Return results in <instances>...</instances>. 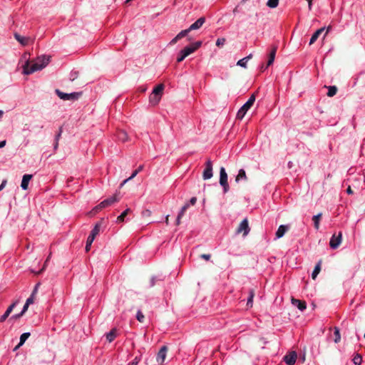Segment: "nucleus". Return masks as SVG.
<instances>
[{"label":"nucleus","mask_w":365,"mask_h":365,"mask_svg":"<svg viewBox=\"0 0 365 365\" xmlns=\"http://www.w3.org/2000/svg\"><path fill=\"white\" fill-rule=\"evenodd\" d=\"M297 354L296 353V351H290L287 354H286L283 359H284V361L288 364V365H294L296 362V360H297Z\"/></svg>","instance_id":"obj_10"},{"label":"nucleus","mask_w":365,"mask_h":365,"mask_svg":"<svg viewBox=\"0 0 365 365\" xmlns=\"http://www.w3.org/2000/svg\"><path fill=\"white\" fill-rule=\"evenodd\" d=\"M279 0H268L267 6L271 9L276 8L279 4Z\"/></svg>","instance_id":"obj_33"},{"label":"nucleus","mask_w":365,"mask_h":365,"mask_svg":"<svg viewBox=\"0 0 365 365\" xmlns=\"http://www.w3.org/2000/svg\"><path fill=\"white\" fill-rule=\"evenodd\" d=\"M353 362L355 365H361L362 362V356L357 354L353 359Z\"/></svg>","instance_id":"obj_35"},{"label":"nucleus","mask_w":365,"mask_h":365,"mask_svg":"<svg viewBox=\"0 0 365 365\" xmlns=\"http://www.w3.org/2000/svg\"><path fill=\"white\" fill-rule=\"evenodd\" d=\"M200 257L205 260H209L211 257V255L210 254H202L201 255Z\"/></svg>","instance_id":"obj_49"},{"label":"nucleus","mask_w":365,"mask_h":365,"mask_svg":"<svg viewBox=\"0 0 365 365\" xmlns=\"http://www.w3.org/2000/svg\"><path fill=\"white\" fill-rule=\"evenodd\" d=\"M6 182H7L6 180H4L2 181V182H1V184L0 185V191L5 187L6 185Z\"/></svg>","instance_id":"obj_52"},{"label":"nucleus","mask_w":365,"mask_h":365,"mask_svg":"<svg viewBox=\"0 0 365 365\" xmlns=\"http://www.w3.org/2000/svg\"><path fill=\"white\" fill-rule=\"evenodd\" d=\"M151 211L150 210H145L142 212V216L145 218L150 217L151 216Z\"/></svg>","instance_id":"obj_43"},{"label":"nucleus","mask_w":365,"mask_h":365,"mask_svg":"<svg viewBox=\"0 0 365 365\" xmlns=\"http://www.w3.org/2000/svg\"><path fill=\"white\" fill-rule=\"evenodd\" d=\"M165 223H166L167 225H168V224H169V215H167V217H165Z\"/></svg>","instance_id":"obj_63"},{"label":"nucleus","mask_w":365,"mask_h":365,"mask_svg":"<svg viewBox=\"0 0 365 365\" xmlns=\"http://www.w3.org/2000/svg\"><path fill=\"white\" fill-rule=\"evenodd\" d=\"M130 212V209L128 208L124 212H123L118 217L117 222L120 223L123 222L125 220V217L128 215V214Z\"/></svg>","instance_id":"obj_29"},{"label":"nucleus","mask_w":365,"mask_h":365,"mask_svg":"<svg viewBox=\"0 0 365 365\" xmlns=\"http://www.w3.org/2000/svg\"><path fill=\"white\" fill-rule=\"evenodd\" d=\"M201 45H202V41H196V42L193 43L192 44H191V46L195 51L201 46Z\"/></svg>","instance_id":"obj_42"},{"label":"nucleus","mask_w":365,"mask_h":365,"mask_svg":"<svg viewBox=\"0 0 365 365\" xmlns=\"http://www.w3.org/2000/svg\"><path fill=\"white\" fill-rule=\"evenodd\" d=\"M34 299H35V297H34V296L31 295V296H30V297L26 299V302L28 304H29V305H30V304H33V303H34Z\"/></svg>","instance_id":"obj_46"},{"label":"nucleus","mask_w":365,"mask_h":365,"mask_svg":"<svg viewBox=\"0 0 365 365\" xmlns=\"http://www.w3.org/2000/svg\"><path fill=\"white\" fill-rule=\"evenodd\" d=\"M205 22V18L200 17L195 23L191 24L188 29H189L190 31L199 29L203 25V24Z\"/></svg>","instance_id":"obj_12"},{"label":"nucleus","mask_w":365,"mask_h":365,"mask_svg":"<svg viewBox=\"0 0 365 365\" xmlns=\"http://www.w3.org/2000/svg\"><path fill=\"white\" fill-rule=\"evenodd\" d=\"M182 51L184 53L185 55H186L187 56H188L189 55H190L191 53H192L193 52H195L194 49L192 48V47L191 46V45L190 46H187L186 47H185Z\"/></svg>","instance_id":"obj_34"},{"label":"nucleus","mask_w":365,"mask_h":365,"mask_svg":"<svg viewBox=\"0 0 365 365\" xmlns=\"http://www.w3.org/2000/svg\"><path fill=\"white\" fill-rule=\"evenodd\" d=\"M291 301H292V304H294V306L297 307V308L299 310L304 311V310L306 309L307 304H306L305 301H302V300H299V299H294L293 297L292 298Z\"/></svg>","instance_id":"obj_13"},{"label":"nucleus","mask_w":365,"mask_h":365,"mask_svg":"<svg viewBox=\"0 0 365 365\" xmlns=\"http://www.w3.org/2000/svg\"><path fill=\"white\" fill-rule=\"evenodd\" d=\"M187 57L186 55L184 54V53L182 51V50L180 51V53H178V56L177 58V61L179 63V62H181L185 58Z\"/></svg>","instance_id":"obj_40"},{"label":"nucleus","mask_w":365,"mask_h":365,"mask_svg":"<svg viewBox=\"0 0 365 365\" xmlns=\"http://www.w3.org/2000/svg\"><path fill=\"white\" fill-rule=\"evenodd\" d=\"M267 68H268V67H267V66H264V65H262V66H261V68H260V71H261V72H263V71H265Z\"/></svg>","instance_id":"obj_60"},{"label":"nucleus","mask_w":365,"mask_h":365,"mask_svg":"<svg viewBox=\"0 0 365 365\" xmlns=\"http://www.w3.org/2000/svg\"><path fill=\"white\" fill-rule=\"evenodd\" d=\"M255 297V290L250 289L249 292V297L247 299V307L250 308L253 305V298Z\"/></svg>","instance_id":"obj_26"},{"label":"nucleus","mask_w":365,"mask_h":365,"mask_svg":"<svg viewBox=\"0 0 365 365\" xmlns=\"http://www.w3.org/2000/svg\"><path fill=\"white\" fill-rule=\"evenodd\" d=\"M178 41H179V39H178V38H177V37L175 36V38H173L171 40V41L170 42V44H171V45H174V44H175V43L178 42Z\"/></svg>","instance_id":"obj_55"},{"label":"nucleus","mask_w":365,"mask_h":365,"mask_svg":"<svg viewBox=\"0 0 365 365\" xmlns=\"http://www.w3.org/2000/svg\"><path fill=\"white\" fill-rule=\"evenodd\" d=\"M226 41V39L225 38H219L216 41V46H222Z\"/></svg>","instance_id":"obj_41"},{"label":"nucleus","mask_w":365,"mask_h":365,"mask_svg":"<svg viewBox=\"0 0 365 365\" xmlns=\"http://www.w3.org/2000/svg\"><path fill=\"white\" fill-rule=\"evenodd\" d=\"M51 257V252H50V254L48 255V257L46 258L42 269L36 273L37 274H41L46 269V267L47 266V264H48Z\"/></svg>","instance_id":"obj_37"},{"label":"nucleus","mask_w":365,"mask_h":365,"mask_svg":"<svg viewBox=\"0 0 365 365\" xmlns=\"http://www.w3.org/2000/svg\"><path fill=\"white\" fill-rule=\"evenodd\" d=\"M322 214L319 213L317 215H314L312 218V220L314 221V227L318 230L319 227V220L322 217Z\"/></svg>","instance_id":"obj_30"},{"label":"nucleus","mask_w":365,"mask_h":365,"mask_svg":"<svg viewBox=\"0 0 365 365\" xmlns=\"http://www.w3.org/2000/svg\"><path fill=\"white\" fill-rule=\"evenodd\" d=\"M342 240V233L341 232L336 235L334 234L330 240L329 245L332 249H336L339 247L340 244L341 243Z\"/></svg>","instance_id":"obj_9"},{"label":"nucleus","mask_w":365,"mask_h":365,"mask_svg":"<svg viewBox=\"0 0 365 365\" xmlns=\"http://www.w3.org/2000/svg\"><path fill=\"white\" fill-rule=\"evenodd\" d=\"M196 201H197V198L195 197H192L190 200V203L192 205H194L195 203H196Z\"/></svg>","instance_id":"obj_54"},{"label":"nucleus","mask_w":365,"mask_h":365,"mask_svg":"<svg viewBox=\"0 0 365 365\" xmlns=\"http://www.w3.org/2000/svg\"><path fill=\"white\" fill-rule=\"evenodd\" d=\"M288 230V227L286 225H280L278 227V230L276 232V237L277 238H281L284 236L285 232Z\"/></svg>","instance_id":"obj_21"},{"label":"nucleus","mask_w":365,"mask_h":365,"mask_svg":"<svg viewBox=\"0 0 365 365\" xmlns=\"http://www.w3.org/2000/svg\"><path fill=\"white\" fill-rule=\"evenodd\" d=\"M189 204L188 203H186L182 208H181V210L180 212H179L178 215V217H177V220H176V225H179L180 224V219L182 218V217L183 216V215L185 214V211L187 210V208L189 207Z\"/></svg>","instance_id":"obj_23"},{"label":"nucleus","mask_w":365,"mask_h":365,"mask_svg":"<svg viewBox=\"0 0 365 365\" xmlns=\"http://www.w3.org/2000/svg\"><path fill=\"white\" fill-rule=\"evenodd\" d=\"M277 46H273L272 48V50L269 54V59H268V61L267 63V67H269V66H271L273 63V62L274 61L275 55L277 53Z\"/></svg>","instance_id":"obj_15"},{"label":"nucleus","mask_w":365,"mask_h":365,"mask_svg":"<svg viewBox=\"0 0 365 365\" xmlns=\"http://www.w3.org/2000/svg\"><path fill=\"white\" fill-rule=\"evenodd\" d=\"M334 329V336H335L334 342L335 343H338L341 340V335H340L339 329L338 327H335Z\"/></svg>","instance_id":"obj_32"},{"label":"nucleus","mask_w":365,"mask_h":365,"mask_svg":"<svg viewBox=\"0 0 365 365\" xmlns=\"http://www.w3.org/2000/svg\"><path fill=\"white\" fill-rule=\"evenodd\" d=\"M136 319H138V322H140L141 323L143 322L145 317L140 311H138L137 312Z\"/></svg>","instance_id":"obj_38"},{"label":"nucleus","mask_w":365,"mask_h":365,"mask_svg":"<svg viewBox=\"0 0 365 365\" xmlns=\"http://www.w3.org/2000/svg\"><path fill=\"white\" fill-rule=\"evenodd\" d=\"M189 32H190L189 29H187L181 31L179 33V34H180V36H181L183 38V37L186 36Z\"/></svg>","instance_id":"obj_44"},{"label":"nucleus","mask_w":365,"mask_h":365,"mask_svg":"<svg viewBox=\"0 0 365 365\" xmlns=\"http://www.w3.org/2000/svg\"><path fill=\"white\" fill-rule=\"evenodd\" d=\"M220 184L223 187L225 192L229 190V185L227 182V175L225 168L222 167L220 170Z\"/></svg>","instance_id":"obj_6"},{"label":"nucleus","mask_w":365,"mask_h":365,"mask_svg":"<svg viewBox=\"0 0 365 365\" xmlns=\"http://www.w3.org/2000/svg\"><path fill=\"white\" fill-rule=\"evenodd\" d=\"M140 358H138V356L135 357V359L131 361L130 362L128 365H137L139 361H140Z\"/></svg>","instance_id":"obj_45"},{"label":"nucleus","mask_w":365,"mask_h":365,"mask_svg":"<svg viewBox=\"0 0 365 365\" xmlns=\"http://www.w3.org/2000/svg\"><path fill=\"white\" fill-rule=\"evenodd\" d=\"M255 95L252 94L248 101L240 108L237 113V118L242 119L247 110L253 106L255 101Z\"/></svg>","instance_id":"obj_3"},{"label":"nucleus","mask_w":365,"mask_h":365,"mask_svg":"<svg viewBox=\"0 0 365 365\" xmlns=\"http://www.w3.org/2000/svg\"><path fill=\"white\" fill-rule=\"evenodd\" d=\"M308 2L309 10H312V0H306Z\"/></svg>","instance_id":"obj_57"},{"label":"nucleus","mask_w":365,"mask_h":365,"mask_svg":"<svg viewBox=\"0 0 365 365\" xmlns=\"http://www.w3.org/2000/svg\"><path fill=\"white\" fill-rule=\"evenodd\" d=\"M101 222H98L96 224V225L94 226L93 229L91 230V234L89 235V237L95 239V237L99 234L100 232V229H101Z\"/></svg>","instance_id":"obj_22"},{"label":"nucleus","mask_w":365,"mask_h":365,"mask_svg":"<svg viewBox=\"0 0 365 365\" xmlns=\"http://www.w3.org/2000/svg\"><path fill=\"white\" fill-rule=\"evenodd\" d=\"M213 175L212 173V163L210 160H207L205 163V169L202 173V178L203 180H209Z\"/></svg>","instance_id":"obj_8"},{"label":"nucleus","mask_w":365,"mask_h":365,"mask_svg":"<svg viewBox=\"0 0 365 365\" xmlns=\"http://www.w3.org/2000/svg\"><path fill=\"white\" fill-rule=\"evenodd\" d=\"M30 336V333L26 332L21 335L20 336V341L19 343V346H21L26 340Z\"/></svg>","instance_id":"obj_31"},{"label":"nucleus","mask_w":365,"mask_h":365,"mask_svg":"<svg viewBox=\"0 0 365 365\" xmlns=\"http://www.w3.org/2000/svg\"><path fill=\"white\" fill-rule=\"evenodd\" d=\"M49 56H42L36 58L34 62L30 63L27 61L24 66V73L29 75L35 71H40L45 68L50 61Z\"/></svg>","instance_id":"obj_1"},{"label":"nucleus","mask_w":365,"mask_h":365,"mask_svg":"<svg viewBox=\"0 0 365 365\" xmlns=\"http://www.w3.org/2000/svg\"><path fill=\"white\" fill-rule=\"evenodd\" d=\"M252 58V54H250L249 56H247V57H245V60H247V62L248 61L249 59H251Z\"/></svg>","instance_id":"obj_62"},{"label":"nucleus","mask_w":365,"mask_h":365,"mask_svg":"<svg viewBox=\"0 0 365 365\" xmlns=\"http://www.w3.org/2000/svg\"><path fill=\"white\" fill-rule=\"evenodd\" d=\"M6 145V140L0 142V148H4Z\"/></svg>","instance_id":"obj_59"},{"label":"nucleus","mask_w":365,"mask_h":365,"mask_svg":"<svg viewBox=\"0 0 365 365\" xmlns=\"http://www.w3.org/2000/svg\"><path fill=\"white\" fill-rule=\"evenodd\" d=\"M325 28L322 27L318 30H317L314 34L312 36L310 41H309V45L313 44L319 38V36L322 34V33L324 31Z\"/></svg>","instance_id":"obj_18"},{"label":"nucleus","mask_w":365,"mask_h":365,"mask_svg":"<svg viewBox=\"0 0 365 365\" xmlns=\"http://www.w3.org/2000/svg\"><path fill=\"white\" fill-rule=\"evenodd\" d=\"M58 147V141H55V143L53 145L54 150H57Z\"/></svg>","instance_id":"obj_61"},{"label":"nucleus","mask_w":365,"mask_h":365,"mask_svg":"<svg viewBox=\"0 0 365 365\" xmlns=\"http://www.w3.org/2000/svg\"><path fill=\"white\" fill-rule=\"evenodd\" d=\"M250 231V228L249 227L248 220L247 218H245L239 225V226L236 230V233L237 234L242 233V235L244 237H245L248 235Z\"/></svg>","instance_id":"obj_7"},{"label":"nucleus","mask_w":365,"mask_h":365,"mask_svg":"<svg viewBox=\"0 0 365 365\" xmlns=\"http://www.w3.org/2000/svg\"><path fill=\"white\" fill-rule=\"evenodd\" d=\"M346 192H347V194H349V195H351V194H353V190H352V189H351V186H350V185H349V186H348V187H347V189H346Z\"/></svg>","instance_id":"obj_56"},{"label":"nucleus","mask_w":365,"mask_h":365,"mask_svg":"<svg viewBox=\"0 0 365 365\" xmlns=\"http://www.w3.org/2000/svg\"><path fill=\"white\" fill-rule=\"evenodd\" d=\"M247 60H245V58L239 60L237 63V66H240L241 67H243V68H246L247 67Z\"/></svg>","instance_id":"obj_39"},{"label":"nucleus","mask_w":365,"mask_h":365,"mask_svg":"<svg viewBox=\"0 0 365 365\" xmlns=\"http://www.w3.org/2000/svg\"><path fill=\"white\" fill-rule=\"evenodd\" d=\"M120 200V197L116 193L113 196L108 197L103 201H102L99 205H98L94 209L93 211L97 212L98 210L105 208L106 207L112 205L113 203L118 202Z\"/></svg>","instance_id":"obj_4"},{"label":"nucleus","mask_w":365,"mask_h":365,"mask_svg":"<svg viewBox=\"0 0 365 365\" xmlns=\"http://www.w3.org/2000/svg\"><path fill=\"white\" fill-rule=\"evenodd\" d=\"M95 239L91 237L88 236V239H87V241H86V252H88L91 249V246L93 242Z\"/></svg>","instance_id":"obj_36"},{"label":"nucleus","mask_w":365,"mask_h":365,"mask_svg":"<svg viewBox=\"0 0 365 365\" xmlns=\"http://www.w3.org/2000/svg\"><path fill=\"white\" fill-rule=\"evenodd\" d=\"M321 264H322V259H320L318 262V263L316 264V266L314 267V269L312 272V278L313 279H315L317 278V275L319 274V273L320 272V271H321Z\"/></svg>","instance_id":"obj_24"},{"label":"nucleus","mask_w":365,"mask_h":365,"mask_svg":"<svg viewBox=\"0 0 365 365\" xmlns=\"http://www.w3.org/2000/svg\"><path fill=\"white\" fill-rule=\"evenodd\" d=\"M14 38L22 46L28 45L29 41H30V38L29 37L22 36H21L20 34H19L17 33L14 34Z\"/></svg>","instance_id":"obj_14"},{"label":"nucleus","mask_w":365,"mask_h":365,"mask_svg":"<svg viewBox=\"0 0 365 365\" xmlns=\"http://www.w3.org/2000/svg\"><path fill=\"white\" fill-rule=\"evenodd\" d=\"M118 138L119 140L122 141V142H125L128 140V134L124 130H119L118 132Z\"/></svg>","instance_id":"obj_28"},{"label":"nucleus","mask_w":365,"mask_h":365,"mask_svg":"<svg viewBox=\"0 0 365 365\" xmlns=\"http://www.w3.org/2000/svg\"><path fill=\"white\" fill-rule=\"evenodd\" d=\"M325 88H328L327 96L333 97L336 94L338 88L336 86H325Z\"/></svg>","instance_id":"obj_25"},{"label":"nucleus","mask_w":365,"mask_h":365,"mask_svg":"<svg viewBox=\"0 0 365 365\" xmlns=\"http://www.w3.org/2000/svg\"><path fill=\"white\" fill-rule=\"evenodd\" d=\"M39 286H40V283H37V284L35 285L34 289V290H33V292H32V293H31V295H32V296H34V297H35V295L36 294V293H37V292H38V287H39Z\"/></svg>","instance_id":"obj_47"},{"label":"nucleus","mask_w":365,"mask_h":365,"mask_svg":"<svg viewBox=\"0 0 365 365\" xmlns=\"http://www.w3.org/2000/svg\"><path fill=\"white\" fill-rule=\"evenodd\" d=\"M24 315V313L23 312H20L19 314H14L13 315L10 319H19L20 317H21L22 316Z\"/></svg>","instance_id":"obj_48"},{"label":"nucleus","mask_w":365,"mask_h":365,"mask_svg":"<svg viewBox=\"0 0 365 365\" xmlns=\"http://www.w3.org/2000/svg\"><path fill=\"white\" fill-rule=\"evenodd\" d=\"M29 307V304H28L26 302L25 303L24 307H23V309L21 311V312H23L24 314L27 311L28 308Z\"/></svg>","instance_id":"obj_53"},{"label":"nucleus","mask_w":365,"mask_h":365,"mask_svg":"<svg viewBox=\"0 0 365 365\" xmlns=\"http://www.w3.org/2000/svg\"><path fill=\"white\" fill-rule=\"evenodd\" d=\"M164 88L165 86L163 83H160L154 88L153 92L149 96V102L153 106H156L158 104L163 94Z\"/></svg>","instance_id":"obj_2"},{"label":"nucleus","mask_w":365,"mask_h":365,"mask_svg":"<svg viewBox=\"0 0 365 365\" xmlns=\"http://www.w3.org/2000/svg\"><path fill=\"white\" fill-rule=\"evenodd\" d=\"M143 169V165H140L138 167V168L137 170H135L131 175L130 177H129L128 178L125 179V180L123 181V182L121 183L120 185V187H122L123 185H124L128 181L132 180L133 178H134L138 174V173H140V171H142Z\"/></svg>","instance_id":"obj_20"},{"label":"nucleus","mask_w":365,"mask_h":365,"mask_svg":"<svg viewBox=\"0 0 365 365\" xmlns=\"http://www.w3.org/2000/svg\"><path fill=\"white\" fill-rule=\"evenodd\" d=\"M31 178H32V175H28V174H26L23 176L21 184V187H22V189H24V190L28 189L29 182L30 180L31 179Z\"/></svg>","instance_id":"obj_16"},{"label":"nucleus","mask_w":365,"mask_h":365,"mask_svg":"<svg viewBox=\"0 0 365 365\" xmlns=\"http://www.w3.org/2000/svg\"><path fill=\"white\" fill-rule=\"evenodd\" d=\"M6 182H7L6 180H4L2 181V182H1V184L0 185V191L5 187L6 185Z\"/></svg>","instance_id":"obj_51"},{"label":"nucleus","mask_w":365,"mask_h":365,"mask_svg":"<svg viewBox=\"0 0 365 365\" xmlns=\"http://www.w3.org/2000/svg\"><path fill=\"white\" fill-rule=\"evenodd\" d=\"M116 332H117L116 329H111V331L110 332L106 334V339L109 342H112L116 337Z\"/></svg>","instance_id":"obj_27"},{"label":"nucleus","mask_w":365,"mask_h":365,"mask_svg":"<svg viewBox=\"0 0 365 365\" xmlns=\"http://www.w3.org/2000/svg\"><path fill=\"white\" fill-rule=\"evenodd\" d=\"M177 38H178L179 40L182 38V37L181 36H180V34H178L177 36H176Z\"/></svg>","instance_id":"obj_64"},{"label":"nucleus","mask_w":365,"mask_h":365,"mask_svg":"<svg viewBox=\"0 0 365 365\" xmlns=\"http://www.w3.org/2000/svg\"><path fill=\"white\" fill-rule=\"evenodd\" d=\"M55 93L56 95L63 101H75L79 98L81 96V92H74L71 93H66L61 91L59 89H56Z\"/></svg>","instance_id":"obj_5"},{"label":"nucleus","mask_w":365,"mask_h":365,"mask_svg":"<svg viewBox=\"0 0 365 365\" xmlns=\"http://www.w3.org/2000/svg\"><path fill=\"white\" fill-rule=\"evenodd\" d=\"M61 133H62V128H60L58 133L55 137V141H58L59 140V139L61 138Z\"/></svg>","instance_id":"obj_50"},{"label":"nucleus","mask_w":365,"mask_h":365,"mask_svg":"<svg viewBox=\"0 0 365 365\" xmlns=\"http://www.w3.org/2000/svg\"><path fill=\"white\" fill-rule=\"evenodd\" d=\"M244 180L245 181L247 180V177L244 169H240L237 175L235 178V182H239L240 180Z\"/></svg>","instance_id":"obj_19"},{"label":"nucleus","mask_w":365,"mask_h":365,"mask_svg":"<svg viewBox=\"0 0 365 365\" xmlns=\"http://www.w3.org/2000/svg\"><path fill=\"white\" fill-rule=\"evenodd\" d=\"M15 306L16 303H13L7 308L5 313L0 318V322H4L8 318V317L11 313Z\"/></svg>","instance_id":"obj_17"},{"label":"nucleus","mask_w":365,"mask_h":365,"mask_svg":"<svg viewBox=\"0 0 365 365\" xmlns=\"http://www.w3.org/2000/svg\"><path fill=\"white\" fill-rule=\"evenodd\" d=\"M77 76V73L75 72L74 73H72L71 76V81H73L75 79V78H76Z\"/></svg>","instance_id":"obj_58"},{"label":"nucleus","mask_w":365,"mask_h":365,"mask_svg":"<svg viewBox=\"0 0 365 365\" xmlns=\"http://www.w3.org/2000/svg\"><path fill=\"white\" fill-rule=\"evenodd\" d=\"M168 348L166 346H163L159 350L157 356V361L163 364L165 359Z\"/></svg>","instance_id":"obj_11"}]
</instances>
